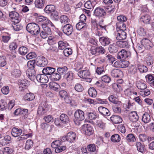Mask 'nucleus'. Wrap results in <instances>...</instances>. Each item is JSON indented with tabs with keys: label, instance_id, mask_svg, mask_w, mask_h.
Segmentation results:
<instances>
[{
	"label": "nucleus",
	"instance_id": "nucleus-51",
	"mask_svg": "<svg viewBox=\"0 0 154 154\" xmlns=\"http://www.w3.org/2000/svg\"><path fill=\"white\" fill-rule=\"evenodd\" d=\"M18 51L20 54L22 55H24L27 53L28 49L25 47H21L19 48Z\"/></svg>",
	"mask_w": 154,
	"mask_h": 154
},
{
	"label": "nucleus",
	"instance_id": "nucleus-60",
	"mask_svg": "<svg viewBox=\"0 0 154 154\" xmlns=\"http://www.w3.org/2000/svg\"><path fill=\"white\" fill-rule=\"evenodd\" d=\"M87 149L89 151L92 152L95 151L96 150V147L95 144H89L87 146Z\"/></svg>",
	"mask_w": 154,
	"mask_h": 154
},
{
	"label": "nucleus",
	"instance_id": "nucleus-29",
	"mask_svg": "<svg viewBox=\"0 0 154 154\" xmlns=\"http://www.w3.org/2000/svg\"><path fill=\"white\" fill-rule=\"evenodd\" d=\"M129 119L132 122H135L138 120L139 116L136 112H132L129 115Z\"/></svg>",
	"mask_w": 154,
	"mask_h": 154
},
{
	"label": "nucleus",
	"instance_id": "nucleus-52",
	"mask_svg": "<svg viewBox=\"0 0 154 154\" xmlns=\"http://www.w3.org/2000/svg\"><path fill=\"white\" fill-rule=\"evenodd\" d=\"M137 71V67L134 65H131L129 67L128 72L130 74L134 75L136 73Z\"/></svg>",
	"mask_w": 154,
	"mask_h": 154
},
{
	"label": "nucleus",
	"instance_id": "nucleus-57",
	"mask_svg": "<svg viewBox=\"0 0 154 154\" xmlns=\"http://www.w3.org/2000/svg\"><path fill=\"white\" fill-rule=\"evenodd\" d=\"M146 82L150 84L154 80V76L152 75L149 74L145 76Z\"/></svg>",
	"mask_w": 154,
	"mask_h": 154
},
{
	"label": "nucleus",
	"instance_id": "nucleus-15",
	"mask_svg": "<svg viewBox=\"0 0 154 154\" xmlns=\"http://www.w3.org/2000/svg\"><path fill=\"white\" fill-rule=\"evenodd\" d=\"M47 111V108L44 104H42L38 107L37 113L39 115H42L46 113Z\"/></svg>",
	"mask_w": 154,
	"mask_h": 154
},
{
	"label": "nucleus",
	"instance_id": "nucleus-17",
	"mask_svg": "<svg viewBox=\"0 0 154 154\" xmlns=\"http://www.w3.org/2000/svg\"><path fill=\"white\" fill-rule=\"evenodd\" d=\"M76 138V134L73 132H70L67 134V141L70 143L73 142Z\"/></svg>",
	"mask_w": 154,
	"mask_h": 154
},
{
	"label": "nucleus",
	"instance_id": "nucleus-11",
	"mask_svg": "<svg viewBox=\"0 0 154 154\" xmlns=\"http://www.w3.org/2000/svg\"><path fill=\"white\" fill-rule=\"evenodd\" d=\"M37 80L42 83H47L48 81V78L46 74H38L36 76Z\"/></svg>",
	"mask_w": 154,
	"mask_h": 154
},
{
	"label": "nucleus",
	"instance_id": "nucleus-63",
	"mask_svg": "<svg viewBox=\"0 0 154 154\" xmlns=\"http://www.w3.org/2000/svg\"><path fill=\"white\" fill-rule=\"evenodd\" d=\"M117 19L118 21L117 23H124L127 20V18L124 15H119L117 17Z\"/></svg>",
	"mask_w": 154,
	"mask_h": 154
},
{
	"label": "nucleus",
	"instance_id": "nucleus-27",
	"mask_svg": "<svg viewBox=\"0 0 154 154\" xmlns=\"http://www.w3.org/2000/svg\"><path fill=\"white\" fill-rule=\"evenodd\" d=\"M27 84L28 81L26 79L19 80L18 81V85L20 90L22 91L26 88Z\"/></svg>",
	"mask_w": 154,
	"mask_h": 154
},
{
	"label": "nucleus",
	"instance_id": "nucleus-48",
	"mask_svg": "<svg viewBox=\"0 0 154 154\" xmlns=\"http://www.w3.org/2000/svg\"><path fill=\"white\" fill-rule=\"evenodd\" d=\"M121 137L119 135L116 134L112 136L111 138V140L113 142H118L120 141Z\"/></svg>",
	"mask_w": 154,
	"mask_h": 154
},
{
	"label": "nucleus",
	"instance_id": "nucleus-24",
	"mask_svg": "<svg viewBox=\"0 0 154 154\" xmlns=\"http://www.w3.org/2000/svg\"><path fill=\"white\" fill-rule=\"evenodd\" d=\"M99 41L103 46L108 45L110 42L109 38L106 37H102L99 38Z\"/></svg>",
	"mask_w": 154,
	"mask_h": 154
},
{
	"label": "nucleus",
	"instance_id": "nucleus-44",
	"mask_svg": "<svg viewBox=\"0 0 154 154\" xmlns=\"http://www.w3.org/2000/svg\"><path fill=\"white\" fill-rule=\"evenodd\" d=\"M61 23L62 24H65L69 23L70 20L68 17L64 15H62L60 18Z\"/></svg>",
	"mask_w": 154,
	"mask_h": 154
},
{
	"label": "nucleus",
	"instance_id": "nucleus-42",
	"mask_svg": "<svg viewBox=\"0 0 154 154\" xmlns=\"http://www.w3.org/2000/svg\"><path fill=\"white\" fill-rule=\"evenodd\" d=\"M154 57L151 56H149L145 58V61L147 65L150 66L152 65L154 63Z\"/></svg>",
	"mask_w": 154,
	"mask_h": 154
},
{
	"label": "nucleus",
	"instance_id": "nucleus-23",
	"mask_svg": "<svg viewBox=\"0 0 154 154\" xmlns=\"http://www.w3.org/2000/svg\"><path fill=\"white\" fill-rule=\"evenodd\" d=\"M96 4L95 0H90L87 1L84 5L85 7L88 9L93 8Z\"/></svg>",
	"mask_w": 154,
	"mask_h": 154
},
{
	"label": "nucleus",
	"instance_id": "nucleus-22",
	"mask_svg": "<svg viewBox=\"0 0 154 154\" xmlns=\"http://www.w3.org/2000/svg\"><path fill=\"white\" fill-rule=\"evenodd\" d=\"M111 121L115 124H118L121 123L122 121L121 117L118 115H113L110 118Z\"/></svg>",
	"mask_w": 154,
	"mask_h": 154
},
{
	"label": "nucleus",
	"instance_id": "nucleus-58",
	"mask_svg": "<svg viewBox=\"0 0 154 154\" xmlns=\"http://www.w3.org/2000/svg\"><path fill=\"white\" fill-rule=\"evenodd\" d=\"M106 57L108 62L111 64H112L114 61L116 60V59L114 57L111 55L108 54Z\"/></svg>",
	"mask_w": 154,
	"mask_h": 154
},
{
	"label": "nucleus",
	"instance_id": "nucleus-19",
	"mask_svg": "<svg viewBox=\"0 0 154 154\" xmlns=\"http://www.w3.org/2000/svg\"><path fill=\"white\" fill-rule=\"evenodd\" d=\"M22 133V129L15 127L13 128L11 130V134L13 136L16 137L20 136Z\"/></svg>",
	"mask_w": 154,
	"mask_h": 154
},
{
	"label": "nucleus",
	"instance_id": "nucleus-31",
	"mask_svg": "<svg viewBox=\"0 0 154 154\" xmlns=\"http://www.w3.org/2000/svg\"><path fill=\"white\" fill-rule=\"evenodd\" d=\"M151 17L148 14L143 15L140 18V21L146 24L149 23Z\"/></svg>",
	"mask_w": 154,
	"mask_h": 154
},
{
	"label": "nucleus",
	"instance_id": "nucleus-61",
	"mask_svg": "<svg viewBox=\"0 0 154 154\" xmlns=\"http://www.w3.org/2000/svg\"><path fill=\"white\" fill-rule=\"evenodd\" d=\"M63 52L65 56L68 57L72 54V51L71 48H67L64 50Z\"/></svg>",
	"mask_w": 154,
	"mask_h": 154
},
{
	"label": "nucleus",
	"instance_id": "nucleus-38",
	"mask_svg": "<svg viewBox=\"0 0 154 154\" xmlns=\"http://www.w3.org/2000/svg\"><path fill=\"white\" fill-rule=\"evenodd\" d=\"M137 87L139 89L142 90H145L147 88V85L143 82L138 81L136 84Z\"/></svg>",
	"mask_w": 154,
	"mask_h": 154
},
{
	"label": "nucleus",
	"instance_id": "nucleus-46",
	"mask_svg": "<svg viewBox=\"0 0 154 154\" xmlns=\"http://www.w3.org/2000/svg\"><path fill=\"white\" fill-rule=\"evenodd\" d=\"M138 68L140 73H145L147 72L148 70L147 67L142 64H138Z\"/></svg>",
	"mask_w": 154,
	"mask_h": 154
},
{
	"label": "nucleus",
	"instance_id": "nucleus-35",
	"mask_svg": "<svg viewBox=\"0 0 154 154\" xmlns=\"http://www.w3.org/2000/svg\"><path fill=\"white\" fill-rule=\"evenodd\" d=\"M88 27V25L85 23L80 21L76 24V27L77 29L80 30L82 29L84 30L86 29Z\"/></svg>",
	"mask_w": 154,
	"mask_h": 154
},
{
	"label": "nucleus",
	"instance_id": "nucleus-16",
	"mask_svg": "<svg viewBox=\"0 0 154 154\" xmlns=\"http://www.w3.org/2000/svg\"><path fill=\"white\" fill-rule=\"evenodd\" d=\"M55 71V69L54 68L51 67H47L43 69L42 72L46 75L51 76Z\"/></svg>",
	"mask_w": 154,
	"mask_h": 154
},
{
	"label": "nucleus",
	"instance_id": "nucleus-45",
	"mask_svg": "<svg viewBox=\"0 0 154 154\" xmlns=\"http://www.w3.org/2000/svg\"><path fill=\"white\" fill-rule=\"evenodd\" d=\"M60 119L64 123H67L69 121V118L68 116L65 114L61 115L60 116Z\"/></svg>",
	"mask_w": 154,
	"mask_h": 154
},
{
	"label": "nucleus",
	"instance_id": "nucleus-12",
	"mask_svg": "<svg viewBox=\"0 0 154 154\" xmlns=\"http://www.w3.org/2000/svg\"><path fill=\"white\" fill-rule=\"evenodd\" d=\"M141 43L143 45L144 47L147 49H150L153 46L151 41L147 38L143 39L141 41Z\"/></svg>",
	"mask_w": 154,
	"mask_h": 154
},
{
	"label": "nucleus",
	"instance_id": "nucleus-50",
	"mask_svg": "<svg viewBox=\"0 0 154 154\" xmlns=\"http://www.w3.org/2000/svg\"><path fill=\"white\" fill-rule=\"evenodd\" d=\"M137 33L138 34L141 36H144L146 35V30L143 28L140 27L137 30Z\"/></svg>",
	"mask_w": 154,
	"mask_h": 154
},
{
	"label": "nucleus",
	"instance_id": "nucleus-3",
	"mask_svg": "<svg viewBox=\"0 0 154 154\" xmlns=\"http://www.w3.org/2000/svg\"><path fill=\"white\" fill-rule=\"evenodd\" d=\"M42 26L43 31L41 32L40 33L41 37L43 38H46L48 35H50L52 34L51 30L50 28L46 24H42Z\"/></svg>",
	"mask_w": 154,
	"mask_h": 154
},
{
	"label": "nucleus",
	"instance_id": "nucleus-25",
	"mask_svg": "<svg viewBox=\"0 0 154 154\" xmlns=\"http://www.w3.org/2000/svg\"><path fill=\"white\" fill-rule=\"evenodd\" d=\"M90 73L88 70L81 71L79 72L78 75L79 77L83 79L87 78L90 75Z\"/></svg>",
	"mask_w": 154,
	"mask_h": 154
},
{
	"label": "nucleus",
	"instance_id": "nucleus-28",
	"mask_svg": "<svg viewBox=\"0 0 154 154\" xmlns=\"http://www.w3.org/2000/svg\"><path fill=\"white\" fill-rule=\"evenodd\" d=\"M11 138L9 135L5 136L4 138L0 141V144L2 146L5 145L11 142Z\"/></svg>",
	"mask_w": 154,
	"mask_h": 154
},
{
	"label": "nucleus",
	"instance_id": "nucleus-64",
	"mask_svg": "<svg viewBox=\"0 0 154 154\" xmlns=\"http://www.w3.org/2000/svg\"><path fill=\"white\" fill-rule=\"evenodd\" d=\"M43 119L47 123L53 121V119L52 116L50 115L45 116L43 118Z\"/></svg>",
	"mask_w": 154,
	"mask_h": 154
},
{
	"label": "nucleus",
	"instance_id": "nucleus-33",
	"mask_svg": "<svg viewBox=\"0 0 154 154\" xmlns=\"http://www.w3.org/2000/svg\"><path fill=\"white\" fill-rule=\"evenodd\" d=\"M11 74L13 77L17 78L20 76L21 72L19 69L15 68L11 70Z\"/></svg>",
	"mask_w": 154,
	"mask_h": 154
},
{
	"label": "nucleus",
	"instance_id": "nucleus-49",
	"mask_svg": "<svg viewBox=\"0 0 154 154\" xmlns=\"http://www.w3.org/2000/svg\"><path fill=\"white\" fill-rule=\"evenodd\" d=\"M12 26L14 29L15 31H19L22 29L23 26L19 23H13L12 24Z\"/></svg>",
	"mask_w": 154,
	"mask_h": 154
},
{
	"label": "nucleus",
	"instance_id": "nucleus-26",
	"mask_svg": "<svg viewBox=\"0 0 154 154\" xmlns=\"http://www.w3.org/2000/svg\"><path fill=\"white\" fill-rule=\"evenodd\" d=\"M109 50L111 53H114L117 52L118 50V45L117 43H113L109 45Z\"/></svg>",
	"mask_w": 154,
	"mask_h": 154
},
{
	"label": "nucleus",
	"instance_id": "nucleus-6",
	"mask_svg": "<svg viewBox=\"0 0 154 154\" xmlns=\"http://www.w3.org/2000/svg\"><path fill=\"white\" fill-rule=\"evenodd\" d=\"M9 16L12 22L14 23H19L21 20L19 14L15 11L9 12Z\"/></svg>",
	"mask_w": 154,
	"mask_h": 154
},
{
	"label": "nucleus",
	"instance_id": "nucleus-7",
	"mask_svg": "<svg viewBox=\"0 0 154 154\" xmlns=\"http://www.w3.org/2000/svg\"><path fill=\"white\" fill-rule=\"evenodd\" d=\"M91 53L92 55H99L100 54H103L105 51L104 48L102 46H100L97 47H92L91 50Z\"/></svg>",
	"mask_w": 154,
	"mask_h": 154
},
{
	"label": "nucleus",
	"instance_id": "nucleus-53",
	"mask_svg": "<svg viewBox=\"0 0 154 154\" xmlns=\"http://www.w3.org/2000/svg\"><path fill=\"white\" fill-rule=\"evenodd\" d=\"M34 98V95L31 93H27L24 97V99L26 100H32Z\"/></svg>",
	"mask_w": 154,
	"mask_h": 154
},
{
	"label": "nucleus",
	"instance_id": "nucleus-40",
	"mask_svg": "<svg viewBox=\"0 0 154 154\" xmlns=\"http://www.w3.org/2000/svg\"><path fill=\"white\" fill-rule=\"evenodd\" d=\"M68 70L67 68L65 66L62 67H59L57 69V71L59 74L61 76H63Z\"/></svg>",
	"mask_w": 154,
	"mask_h": 154
},
{
	"label": "nucleus",
	"instance_id": "nucleus-39",
	"mask_svg": "<svg viewBox=\"0 0 154 154\" xmlns=\"http://www.w3.org/2000/svg\"><path fill=\"white\" fill-rule=\"evenodd\" d=\"M61 76L59 73L54 72L51 76H50V78L52 81H58L60 79Z\"/></svg>",
	"mask_w": 154,
	"mask_h": 154
},
{
	"label": "nucleus",
	"instance_id": "nucleus-14",
	"mask_svg": "<svg viewBox=\"0 0 154 154\" xmlns=\"http://www.w3.org/2000/svg\"><path fill=\"white\" fill-rule=\"evenodd\" d=\"M26 74L27 76L31 80H34L36 75V72L34 69H28Z\"/></svg>",
	"mask_w": 154,
	"mask_h": 154
},
{
	"label": "nucleus",
	"instance_id": "nucleus-2",
	"mask_svg": "<svg viewBox=\"0 0 154 154\" xmlns=\"http://www.w3.org/2000/svg\"><path fill=\"white\" fill-rule=\"evenodd\" d=\"M85 113L83 111L80 109L77 110L74 115L75 119L73 121L75 124L79 125V122L85 119Z\"/></svg>",
	"mask_w": 154,
	"mask_h": 154
},
{
	"label": "nucleus",
	"instance_id": "nucleus-32",
	"mask_svg": "<svg viewBox=\"0 0 154 154\" xmlns=\"http://www.w3.org/2000/svg\"><path fill=\"white\" fill-rule=\"evenodd\" d=\"M151 120V118L149 115L148 113L146 112L144 113L142 119V121L145 124L149 123Z\"/></svg>",
	"mask_w": 154,
	"mask_h": 154
},
{
	"label": "nucleus",
	"instance_id": "nucleus-36",
	"mask_svg": "<svg viewBox=\"0 0 154 154\" xmlns=\"http://www.w3.org/2000/svg\"><path fill=\"white\" fill-rule=\"evenodd\" d=\"M49 86L51 89L56 91H58L60 88V85L57 83L53 82L49 83Z\"/></svg>",
	"mask_w": 154,
	"mask_h": 154
},
{
	"label": "nucleus",
	"instance_id": "nucleus-13",
	"mask_svg": "<svg viewBox=\"0 0 154 154\" xmlns=\"http://www.w3.org/2000/svg\"><path fill=\"white\" fill-rule=\"evenodd\" d=\"M111 75L114 77H122L123 76L122 71L118 69H114L111 72Z\"/></svg>",
	"mask_w": 154,
	"mask_h": 154
},
{
	"label": "nucleus",
	"instance_id": "nucleus-62",
	"mask_svg": "<svg viewBox=\"0 0 154 154\" xmlns=\"http://www.w3.org/2000/svg\"><path fill=\"white\" fill-rule=\"evenodd\" d=\"M88 119L91 120H95L97 117V114L95 112H89L88 114Z\"/></svg>",
	"mask_w": 154,
	"mask_h": 154
},
{
	"label": "nucleus",
	"instance_id": "nucleus-56",
	"mask_svg": "<svg viewBox=\"0 0 154 154\" xmlns=\"http://www.w3.org/2000/svg\"><path fill=\"white\" fill-rule=\"evenodd\" d=\"M127 141L129 142H134L136 141V139L133 134H128L126 137Z\"/></svg>",
	"mask_w": 154,
	"mask_h": 154
},
{
	"label": "nucleus",
	"instance_id": "nucleus-5",
	"mask_svg": "<svg viewBox=\"0 0 154 154\" xmlns=\"http://www.w3.org/2000/svg\"><path fill=\"white\" fill-rule=\"evenodd\" d=\"M106 11L105 8H104L100 7L96 8L94 11V15L98 17H103L106 15Z\"/></svg>",
	"mask_w": 154,
	"mask_h": 154
},
{
	"label": "nucleus",
	"instance_id": "nucleus-4",
	"mask_svg": "<svg viewBox=\"0 0 154 154\" xmlns=\"http://www.w3.org/2000/svg\"><path fill=\"white\" fill-rule=\"evenodd\" d=\"M131 53L129 51H126L125 49H122L117 53V58L120 60H125L127 58L130 57Z\"/></svg>",
	"mask_w": 154,
	"mask_h": 154
},
{
	"label": "nucleus",
	"instance_id": "nucleus-41",
	"mask_svg": "<svg viewBox=\"0 0 154 154\" xmlns=\"http://www.w3.org/2000/svg\"><path fill=\"white\" fill-rule=\"evenodd\" d=\"M116 25L117 31H124L126 29V25L124 23H117Z\"/></svg>",
	"mask_w": 154,
	"mask_h": 154
},
{
	"label": "nucleus",
	"instance_id": "nucleus-20",
	"mask_svg": "<svg viewBox=\"0 0 154 154\" xmlns=\"http://www.w3.org/2000/svg\"><path fill=\"white\" fill-rule=\"evenodd\" d=\"M118 32L117 34L116 39L118 40H121L125 39L126 38L127 34L124 31L119 30L117 31Z\"/></svg>",
	"mask_w": 154,
	"mask_h": 154
},
{
	"label": "nucleus",
	"instance_id": "nucleus-21",
	"mask_svg": "<svg viewBox=\"0 0 154 154\" xmlns=\"http://www.w3.org/2000/svg\"><path fill=\"white\" fill-rule=\"evenodd\" d=\"M55 6L54 5H50L46 6L44 9V11L47 14H49L55 12Z\"/></svg>",
	"mask_w": 154,
	"mask_h": 154
},
{
	"label": "nucleus",
	"instance_id": "nucleus-18",
	"mask_svg": "<svg viewBox=\"0 0 154 154\" xmlns=\"http://www.w3.org/2000/svg\"><path fill=\"white\" fill-rule=\"evenodd\" d=\"M98 110L100 113L102 115L108 116L110 115V113L108 109L103 106H100L98 108Z\"/></svg>",
	"mask_w": 154,
	"mask_h": 154
},
{
	"label": "nucleus",
	"instance_id": "nucleus-37",
	"mask_svg": "<svg viewBox=\"0 0 154 154\" xmlns=\"http://www.w3.org/2000/svg\"><path fill=\"white\" fill-rule=\"evenodd\" d=\"M63 77L67 81H70L73 79V73L71 71H69L63 75Z\"/></svg>",
	"mask_w": 154,
	"mask_h": 154
},
{
	"label": "nucleus",
	"instance_id": "nucleus-10",
	"mask_svg": "<svg viewBox=\"0 0 154 154\" xmlns=\"http://www.w3.org/2000/svg\"><path fill=\"white\" fill-rule=\"evenodd\" d=\"M63 33L67 35H70L73 31V27L70 24H66L63 27Z\"/></svg>",
	"mask_w": 154,
	"mask_h": 154
},
{
	"label": "nucleus",
	"instance_id": "nucleus-8",
	"mask_svg": "<svg viewBox=\"0 0 154 154\" xmlns=\"http://www.w3.org/2000/svg\"><path fill=\"white\" fill-rule=\"evenodd\" d=\"M82 131L85 134L90 136L94 133V130L92 127L89 125L85 124L82 126Z\"/></svg>",
	"mask_w": 154,
	"mask_h": 154
},
{
	"label": "nucleus",
	"instance_id": "nucleus-9",
	"mask_svg": "<svg viewBox=\"0 0 154 154\" xmlns=\"http://www.w3.org/2000/svg\"><path fill=\"white\" fill-rule=\"evenodd\" d=\"M48 64V60L42 56H39L37 59L36 64L40 67H44Z\"/></svg>",
	"mask_w": 154,
	"mask_h": 154
},
{
	"label": "nucleus",
	"instance_id": "nucleus-54",
	"mask_svg": "<svg viewBox=\"0 0 154 154\" xmlns=\"http://www.w3.org/2000/svg\"><path fill=\"white\" fill-rule=\"evenodd\" d=\"M21 112L20 117L22 119L27 118L28 116V110L26 109H22Z\"/></svg>",
	"mask_w": 154,
	"mask_h": 154
},
{
	"label": "nucleus",
	"instance_id": "nucleus-55",
	"mask_svg": "<svg viewBox=\"0 0 154 154\" xmlns=\"http://www.w3.org/2000/svg\"><path fill=\"white\" fill-rule=\"evenodd\" d=\"M75 90L78 92H82L84 90L83 86L80 83H76L74 86Z\"/></svg>",
	"mask_w": 154,
	"mask_h": 154
},
{
	"label": "nucleus",
	"instance_id": "nucleus-43",
	"mask_svg": "<svg viewBox=\"0 0 154 154\" xmlns=\"http://www.w3.org/2000/svg\"><path fill=\"white\" fill-rule=\"evenodd\" d=\"M118 46L121 48H128V42L126 41L119 40L116 42Z\"/></svg>",
	"mask_w": 154,
	"mask_h": 154
},
{
	"label": "nucleus",
	"instance_id": "nucleus-47",
	"mask_svg": "<svg viewBox=\"0 0 154 154\" xmlns=\"http://www.w3.org/2000/svg\"><path fill=\"white\" fill-rule=\"evenodd\" d=\"M88 93L90 96L94 97L97 95V91L94 88H90L88 90Z\"/></svg>",
	"mask_w": 154,
	"mask_h": 154
},
{
	"label": "nucleus",
	"instance_id": "nucleus-34",
	"mask_svg": "<svg viewBox=\"0 0 154 154\" xmlns=\"http://www.w3.org/2000/svg\"><path fill=\"white\" fill-rule=\"evenodd\" d=\"M45 2V0H35V7L38 8H42L44 5Z\"/></svg>",
	"mask_w": 154,
	"mask_h": 154
},
{
	"label": "nucleus",
	"instance_id": "nucleus-59",
	"mask_svg": "<svg viewBox=\"0 0 154 154\" xmlns=\"http://www.w3.org/2000/svg\"><path fill=\"white\" fill-rule=\"evenodd\" d=\"M97 126L101 129H104L105 127V123L101 120H97L96 122Z\"/></svg>",
	"mask_w": 154,
	"mask_h": 154
},
{
	"label": "nucleus",
	"instance_id": "nucleus-1",
	"mask_svg": "<svg viewBox=\"0 0 154 154\" xmlns=\"http://www.w3.org/2000/svg\"><path fill=\"white\" fill-rule=\"evenodd\" d=\"M26 29L28 32L34 35H38L40 30L39 26L34 23L28 24L26 26Z\"/></svg>",
	"mask_w": 154,
	"mask_h": 154
},
{
	"label": "nucleus",
	"instance_id": "nucleus-30",
	"mask_svg": "<svg viewBox=\"0 0 154 154\" xmlns=\"http://www.w3.org/2000/svg\"><path fill=\"white\" fill-rule=\"evenodd\" d=\"M136 146L137 148V150L139 152L142 153H144L146 151L144 146L140 142H137L136 144Z\"/></svg>",
	"mask_w": 154,
	"mask_h": 154
}]
</instances>
